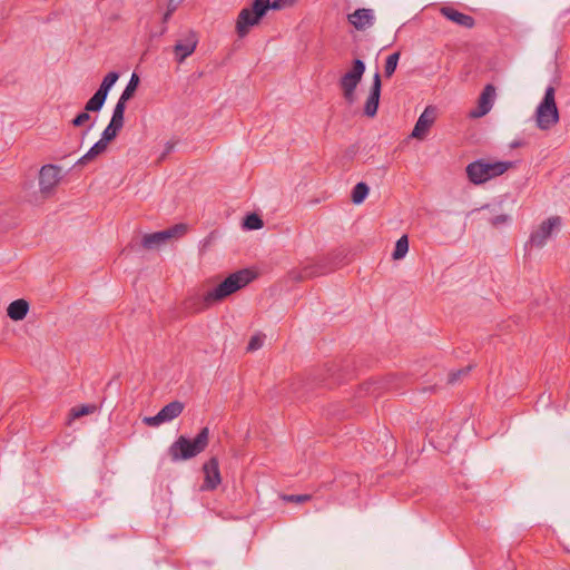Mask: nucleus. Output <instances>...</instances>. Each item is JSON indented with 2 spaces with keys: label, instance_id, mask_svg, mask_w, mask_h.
Here are the masks:
<instances>
[{
  "label": "nucleus",
  "instance_id": "4be33fe9",
  "mask_svg": "<svg viewBox=\"0 0 570 570\" xmlns=\"http://www.w3.org/2000/svg\"><path fill=\"white\" fill-rule=\"evenodd\" d=\"M108 149V144L99 139L79 160L78 164L86 165L92 160H95L98 156L106 153Z\"/></svg>",
  "mask_w": 570,
  "mask_h": 570
},
{
  "label": "nucleus",
  "instance_id": "bb28decb",
  "mask_svg": "<svg viewBox=\"0 0 570 570\" xmlns=\"http://www.w3.org/2000/svg\"><path fill=\"white\" fill-rule=\"evenodd\" d=\"M244 226L247 229H259L263 227V220L258 215L250 214L246 216Z\"/></svg>",
  "mask_w": 570,
  "mask_h": 570
},
{
  "label": "nucleus",
  "instance_id": "a878e982",
  "mask_svg": "<svg viewBox=\"0 0 570 570\" xmlns=\"http://www.w3.org/2000/svg\"><path fill=\"white\" fill-rule=\"evenodd\" d=\"M399 59H400V52H394L386 58L385 66H384L385 77L390 78L395 72Z\"/></svg>",
  "mask_w": 570,
  "mask_h": 570
},
{
  "label": "nucleus",
  "instance_id": "f704fd0d",
  "mask_svg": "<svg viewBox=\"0 0 570 570\" xmlns=\"http://www.w3.org/2000/svg\"><path fill=\"white\" fill-rule=\"evenodd\" d=\"M468 373V370H464V371H458V373H453L451 374V381H454L456 379V376L461 375V374H466Z\"/></svg>",
  "mask_w": 570,
  "mask_h": 570
},
{
  "label": "nucleus",
  "instance_id": "c756f323",
  "mask_svg": "<svg viewBox=\"0 0 570 570\" xmlns=\"http://www.w3.org/2000/svg\"><path fill=\"white\" fill-rule=\"evenodd\" d=\"M491 225L494 227H499L501 225L507 224L510 220V217L507 214H500L489 219Z\"/></svg>",
  "mask_w": 570,
  "mask_h": 570
},
{
  "label": "nucleus",
  "instance_id": "72a5a7b5",
  "mask_svg": "<svg viewBox=\"0 0 570 570\" xmlns=\"http://www.w3.org/2000/svg\"><path fill=\"white\" fill-rule=\"evenodd\" d=\"M175 10H176V6L170 2L168 10L164 14V18H163L164 22H167L169 20V18L171 17V14Z\"/></svg>",
  "mask_w": 570,
  "mask_h": 570
},
{
  "label": "nucleus",
  "instance_id": "9b49d317",
  "mask_svg": "<svg viewBox=\"0 0 570 570\" xmlns=\"http://www.w3.org/2000/svg\"><path fill=\"white\" fill-rule=\"evenodd\" d=\"M198 35L194 30H187L176 41L174 46V55L177 62H184L191 56L198 45Z\"/></svg>",
  "mask_w": 570,
  "mask_h": 570
},
{
  "label": "nucleus",
  "instance_id": "9d476101",
  "mask_svg": "<svg viewBox=\"0 0 570 570\" xmlns=\"http://www.w3.org/2000/svg\"><path fill=\"white\" fill-rule=\"evenodd\" d=\"M119 75L115 71H111L105 76L102 79L98 90L94 94V96L86 102L87 111H99L108 96L109 90L118 80Z\"/></svg>",
  "mask_w": 570,
  "mask_h": 570
},
{
  "label": "nucleus",
  "instance_id": "20e7f679",
  "mask_svg": "<svg viewBox=\"0 0 570 570\" xmlns=\"http://www.w3.org/2000/svg\"><path fill=\"white\" fill-rule=\"evenodd\" d=\"M534 118L537 127L541 130H549L559 122L556 89L552 86L546 89L544 97L535 109Z\"/></svg>",
  "mask_w": 570,
  "mask_h": 570
},
{
  "label": "nucleus",
  "instance_id": "5701e85b",
  "mask_svg": "<svg viewBox=\"0 0 570 570\" xmlns=\"http://www.w3.org/2000/svg\"><path fill=\"white\" fill-rule=\"evenodd\" d=\"M368 187L365 183H358L355 185L352 191V202L356 205L362 204L368 195Z\"/></svg>",
  "mask_w": 570,
  "mask_h": 570
},
{
  "label": "nucleus",
  "instance_id": "7c9ffc66",
  "mask_svg": "<svg viewBox=\"0 0 570 570\" xmlns=\"http://www.w3.org/2000/svg\"><path fill=\"white\" fill-rule=\"evenodd\" d=\"M312 499L311 494L285 495L284 500L295 503H303Z\"/></svg>",
  "mask_w": 570,
  "mask_h": 570
},
{
  "label": "nucleus",
  "instance_id": "a211bd4d",
  "mask_svg": "<svg viewBox=\"0 0 570 570\" xmlns=\"http://www.w3.org/2000/svg\"><path fill=\"white\" fill-rule=\"evenodd\" d=\"M124 115L125 112L120 111L119 109H114L111 120L109 125L105 128L101 135V140L109 145L110 141H112L118 132L121 130L124 126Z\"/></svg>",
  "mask_w": 570,
  "mask_h": 570
},
{
  "label": "nucleus",
  "instance_id": "b1692460",
  "mask_svg": "<svg viewBox=\"0 0 570 570\" xmlns=\"http://www.w3.org/2000/svg\"><path fill=\"white\" fill-rule=\"evenodd\" d=\"M409 252V239L406 235L400 237L395 244V249L393 252V259L399 261L403 258Z\"/></svg>",
  "mask_w": 570,
  "mask_h": 570
},
{
  "label": "nucleus",
  "instance_id": "1a4fd4ad",
  "mask_svg": "<svg viewBox=\"0 0 570 570\" xmlns=\"http://www.w3.org/2000/svg\"><path fill=\"white\" fill-rule=\"evenodd\" d=\"M561 225L562 219L560 216L548 217L531 233L530 243L535 247H542Z\"/></svg>",
  "mask_w": 570,
  "mask_h": 570
},
{
  "label": "nucleus",
  "instance_id": "423d86ee",
  "mask_svg": "<svg viewBox=\"0 0 570 570\" xmlns=\"http://www.w3.org/2000/svg\"><path fill=\"white\" fill-rule=\"evenodd\" d=\"M365 72V65L361 59L353 61L352 68L346 71L340 79L338 85L342 90V95L346 102L350 105L356 100L355 90L361 82Z\"/></svg>",
  "mask_w": 570,
  "mask_h": 570
},
{
  "label": "nucleus",
  "instance_id": "393cba45",
  "mask_svg": "<svg viewBox=\"0 0 570 570\" xmlns=\"http://www.w3.org/2000/svg\"><path fill=\"white\" fill-rule=\"evenodd\" d=\"M96 410H97V407L95 405H81V406L72 407L70 411L69 422H71L72 420L79 419L83 415L92 414L94 412H96Z\"/></svg>",
  "mask_w": 570,
  "mask_h": 570
},
{
  "label": "nucleus",
  "instance_id": "7ed1b4c3",
  "mask_svg": "<svg viewBox=\"0 0 570 570\" xmlns=\"http://www.w3.org/2000/svg\"><path fill=\"white\" fill-rule=\"evenodd\" d=\"M513 167L512 161H487L484 159L475 160L466 166L469 180L474 185H481L488 180L503 175Z\"/></svg>",
  "mask_w": 570,
  "mask_h": 570
},
{
  "label": "nucleus",
  "instance_id": "cd10ccee",
  "mask_svg": "<svg viewBox=\"0 0 570 570\" xmlns=\"http://www.w3.org/2000/svg\"><path fill=\"white\" fill-rule=\"evenodd\" d=\"M294 3H295V0H274L273 2H271V0H268V9L278 10L284 7L293 6Z\"/></svg>",
  "mask_w": 570,
  "mask_h": 570
},
{
  "label": "nucleus",
  "instance_id": "dca6fc26",
  "mask_svg": "<svg viewBox=\"0 0 570 570\" xmlns=\"http://www.w3.org/2000/svg\"><path fill=\"white\" fill-rule=\"evenodd\" d=\"M381 96V76L376 72L373 77V83L370 89L368 97L364 105V114L367 117H374L377 112Z\"/></svg>",
  "mask_w": 570,
  "mask_h": 570
},
{
  "label": "nucleus",
  "instance_id": "6ab92c4d",
  "mask_svg": "<svg viewBox=\"0 0 570 570\" xmlns=\"http://www.w3.org/2000/svg\"><path fill=\"white\" fill-rule=\"evenodd\" d=\"M29 308V303L23 298H19L8 305L7 315L14 322L22 321L27 316Z\"/></svg>",
  "mask_w": 570,
  "mask_h": 570
},
{
  "label": "nucleus",
  "instance_id": "0eeeda50",
  "mask_svg": "<svg viewBox=\"0 0 570 570\" xmlns=\"http://www.w3.org/2000/svg\"><path fill=\"white\" fill-rule=\"evenodd\" d=\"M187 229L186 224H176L165 230L145 234L141 238V245L147 250L157 249L170 239L184 236L187 233Z\"/></svg>",
  "mask_w": 570,
  "mask_h": 570
},
{
  "label": "nucleus",
  "instance_id": "f257e3e1",
  "mask_svg": "<svg viewBox=\"0 0 570 570\" xmlns=\"http://www.w3.org/2000/svg\"><path fill=\"white\" fill-rule=\"evenodd\" d=\"M254 277V273L249 269H240L230 274L216 287L203 295V307H209L213 304L224 301L226 297L248 285Z\"/></svg>",
  "mask_w": 570,
  "mask_h": 570
},
{
  "label": "nucleus",
  "instance_id": "f03ea898",
  "mask_svg": "<svg viewBox=\"0 0 570 570\" xmlns=\"http://www.w3.org/2000/svg\"><path fill=\"white\" fill-rule=\"evenodd\" d=\"M209 443V429L203 428L194 440L179 436L169 448L173 461L189 460L204 452Z\"/></svg>",
  "mask_w": 570,
  "mask_h": 570
},
{
  "label": "nucleus",
  "instance_id": "412c9836",
  "mask_svg": "<svg viewBox=\"0 0 570 570\" xmlns=\"http://www.w3.org/2000/svg\"><path fill=\"white\" fill-rule=\"evenodd\" d=\"M138 83L139 77L136 73H132L127 87L122 91L120 98L118 99L115 106L116 109H119L120 107V111L125 112L126 102L134 96L135 91L137 90Z\"/></svg>",
  "mask_w": 570,
  "mask_h": 570
},
{
  "label": "nucleus",
  "instance_id": "2f4dec72",
  "mask_svg": "<svg viewBox=\"0 0 570 570\" xmlns=\"http://www.w3.org/2000/svg\"><path fill=\"white\" fill-rule=\"evenodd\" d=\"M262 346H263V337H261L259 335H255L249 340L247 350L256 351V350L261 348Z\"/></svg>",
  "mask_w": 570,
  "mask_h": 570
},
{
  "label": "nucleus",
  "instance_id": "aec40b11",
  "mask_svg": "<svg viewBox=\"0 0 570 570\" xmlns=\"http://www.w3.org/2000/svg\"><path fill=\"white\" fill-rule=\"evenodd\" d=\"M441 13L449 20L463 26L465 28H472L474 26V19L471 16L459 12L450 7H442Z\"/></svg>",
  "mask_w": 570,
  "mask_h": 570
},
{
  "label": "nucleus",
  "instance_id": "6e6552de",
  "mask_svg": "<svg viewBox=\"0 0 570 570\" xmlns=\"http://www.w3.org/2000/svg\"><path fill=\"white\" fill-rule=\"evenodd\" d=\"M61 168L56 165H45L39 171V191L42 198H48L53 195L57 186L60 183Z\"/></svg>",
  "mask_w": 570,
  "mask_h": 570
},
{
  "label": "nucleus",
  "instance_id": "c9c22d12",
  "mask_svg": "<svg viewBox=\"0 0 570 570\" xmlns=\"http://www.w3.org/2000/svg\"><path fill=\"white\" fill-rule=\"evenodd\" d=\"M519 146H520V144H519V142H513V144L511 145V147H513V148H514V147H519Z\"/></svg>",
  "mask_w": 570,
  "mask_h": 570
},
{
  "label": "nucleus",
  "instance_id": "ddd939ff",
  "mask_svg": "<svg viewBox=\"0 0 570 570\" xmlns=\"http://www.w3.org/2000/svg\"><path fill=\"white\" fill-rule=\"evenodd\" d=\"M495 98V87L491 83L485 85L478 99V106L474 109L470 110L469 117L476 119L485 116L492 109Z\"/></svg>",
  "mask_w": 570,
  "mask_h": 570
},
{
  "label": "nucleus",
  "instance_id": "f3484780",
  "mask_svg": "<svg viewBox=\"0 0 570 570\" xmlns=\"http://www.w3.org/2000/svg\"><path fill=\"white\" fill-rule=\"evenodd\" d=\"M348 22L357 30H365L374 23V12L372 9H357L347 17Z\"/></svg>",
  "mask_w": 570,
  "mask_h": 570
},
{
  "label": "nucleus",
  "instance_id": "f8f14e48",
  "mask_svg": "<svg viewBox=\"0 0 570 570\" xmlns=\"http://www.w3.org/2000/svg\"><path fill=\"white\" fill-rule=\"evenodd\" d=\"M185 409L180 401H173L165 405L155 416H146L142 422L148 426H158L178 417Z\"/></svg>",
  "mask_w": 570,
  "mask_h": 570
},
{
  "label": "nucleus",
  "instance_id": "c85d7f7f",
  "mask_svg": "<svg viewBox=\"0 0 570 570\" xmlns=\"http://www.w3.org/2000/svg\"><path fill=\"white\" fill-rule=\"evenodd\" d=\"M90 111H87L85 109V111L80 112L73 120H72V125L75 127H80L82 126L85 122H87L89 119H90V115H89Z\"/></svg>",
  "mask_w": 570,
  "mask_h": 570
},
{
  "label": "nucleus",
  "instance_id": "4468645a",
  "mask_svg": "<svg viewBox=\"0 0 570 570\" xmlns=\"http://www.w3.org/2000/svg\"><path fill=\"white\" fill-rule=\"evenodd\" d=\"M436 108L434 106H428L424 111L420 115L411 134L412 138L423 140L436 119Z\"/></svg>",
  "mask_w": 570,
  "mask_h": 570
},
{
  "label": "nucleus",
  "instance_id": "2eb2a0df",
  "mask_svg": "<svg viewBox=\"0 0 570 570\" xmlns=\"http://www.w3.org/2000/svg\"><path fill=\"white\" fill-rule=\"evenodd\" d=\"M205 474L203 490H214L220 482L222 476L219 472V464L217 458H210L203 466Z\"/></svg>",
  "mask_w": 570,
  "mask_h": 570
},
{
  "label": "nucleus",
  "instance_id": "473e14b6",
  "mask_svg": "<svg viewBox=\"0 0 570 570\" xmlns=\"http://www.w3.org/2000/svg\"><path fill=\"white\" fill-rule=\"evenodd\" d=\"M363 390L366 394L377 396L379 393H376V385L374 382H370L363 385Z\"/></svg>",
  "mask_w": 570,
  "mask_h": 570
},
{
  "label": "nucleus",
  "instance_id": "39448f33",
  "mask_svg": "<svg viewBox=\"0 0 570 570\" xmlns=\"http://www.w3.org/2000/svg\"><path fill=\"white\" fill-rule=\"evenodd\" d=\"M268 10V0H255L252 8H244L236 21V31L239 37H245L249 28L257 24Z\"/></svg>",
  "mask_w": 570,
  "mask_h": 570
}]
</instances>
